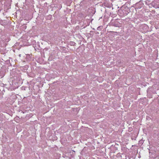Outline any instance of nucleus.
I'll list each match as a JSON object with an SVG mask.
<instances>
[{
	"label": "nucleus",
	"instance_id": "5",
	"mask_svg": "<svg viewBox=\"0 0 159 159\" xmlns=\"http://www.w3.org/2000/svg\"><path fill=\"white\" fill-rule=\"evenodd\" d=\"M71 43V45H74V44L75 43L73 42H72Z\"/></svg>",
	"mask_w": 159,
	"mask_h": 159
},
{
	"label": "nucleus",
	"instance_id": "2",
	"mask_svg": "<svg viewBox=\"0 0 159 159\" xmlns=\"http://www.w3.org/2000/svg\"><path fill=\"white\" fill-rule=\"evenodd\" d=\"M102 26H100L97 28V29L98 30H102Z\"/></svg>",
	"mask_w": 159,
	"mask_h": 159
},
{
	"label": "nucleus",
	"instance_id": "3",
	"mask_svg": "<svg viewBox=\"0 0 159 159\" xmlns=\"http://www.w3.org/2000/svg\"><path fill=\"white\" fill-rule=\"evenodd\" d=\"M156 138L158 139H159V133H157V134L156 136Z\"/></svg>",
	"mask_w": 159,
	"mask_h": 159
},
{
	"label": "nucleus",
	"instance_id": "1",
	"mask_svg": "<svg viewBox=\"0 0 159 159\" xmlns=\"http://www.w3.org/2000/svg\"><path fill=\"white\" fill-rule=\"evenodd\" d=\"M111 25L115 27H119V23L117 21V20H112L111 21Z\"/></svg>",
	"mask_w": 159,
	"mask_h": 159
},
{
	"label": "nucleus",
	"instance_id": "4",
	"mask_svg": "<svg viewBox=\"0 0 159 159\" xmlns=\"http://www.w3.org/2000/svg\"><path fill=\"white\" fill-rule=\"evenodd\" d=\"M149 91H150V89H149L147 90V93L148 94V93H149Z\"/></svg>",
	"mask_w": 159,
	"mask_h": 159
},
{
	"label": "nucleus",
	"instance_id": "6",
	"mask_svg": "<svg viewBox=\"0 0 159 159\" xmlns=\"http://www.w3.org/2000/svg\"><path fill=\"white\" fill-rule=\"evenodd\" d=\"M96 34H99V32H96Z\"/></svg>",
	"mask_w": 159,
	"mask_h": 159
}]
</instances>
